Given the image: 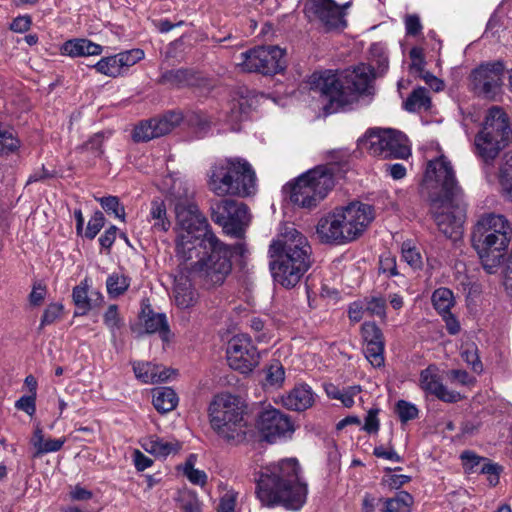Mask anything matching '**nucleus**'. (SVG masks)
<instances>
[{"instance_id": "nucleus-55", "label": "nucleus", "mask_w": 512, "mask_h": 512, "mask_svg": "<svg viewBox=\"0 0 512 512\" xmlns=\"http://www.w3.org/2000/svg\"><path fill=\"white\" fill-rule=\"evenodd\" d=\"M15 408L29 416H33L36 412V396L31 394L23 395L15 402Z\"/></svg>"}, {"instance_id": "nucleus-20", "label": "nucleus", "mask_w": 512, "mask_h": 512, "mask_svg": "<svg viewBox=\"0 0 512 512\" xmlns=\"http://www.w3.org/2000/svg\"><path fill=\"white\" fill-rule=\"evenodd\" d=\"M365 342L364 353L373 367L384 365L385 342L381 329L375 322H365L361 328Z\"/></svg>"}, {"instance_id": "nucleus-38", "label": "nucleus", "mask_w": 512, "mask_h": 512, "mask_svg": "<svg viewBox=\"0 0 512 512\" xmlns=\"http://www.w3.org/2000/svg\"><path fill=\"white\" fill-rule=\"evenodd\" d=\"M365 308L367 314L371 317H378L381 321H385L387 318V300L381 295H374L365 297Z\"/></svg>"}, {"instance_id": "nucleus-61", "label": "nucleus", "mask_w": 512, "mask_h": 512, "mask_svg": "<svg viewBox=\"0 0 512 512\" xmlns=\"http://www.w3.org/2000/svg\"><path fill=\"white\" fill-rule=\"evenodd\" d=\"M361 391L359 386H350L344 389L338 400L342 402L345 407H351L354 404V397Z\"/></svg>"}, {"instance_id": "nucleus-45", "label": "nucleus", "mask_w": 512, "mask_h": 512, "mask_svg": "<svg viewBox=\"0 0 512 512\" xmlns=\"http://www.w3.org/2000/svg\"><path fill=\"white\" fill-rule=\"evenodd\" d=\"M101 207L107 212L112 213L115 217L119 218L121 221H125V209L124 206L120 204L118 197L116 196H106L98 199Z\"/></svg>"}, {"instance_id": "nucleus-43", "label": "nucleus", "mask_w": 512, "mask_h": 512, "mask_svg": "<svg viewBox=\"0 0 512 512\" xmlns=\"http://www.w3.org/2000/svg\"><path fill=\"white\" fill-rule=\"evenodd\" d=\"M105 134L98 132L89 138L85 143L79 146L77 149L80 152H90L94 157H101L104 153L103 143L105 140Z\"/></svg>"}, {"instance_id": "nucleus-59", "label": "nucleus", "mask_w": 512, "mask_h": 512, "mask_svg": "<svg viewBox=\"0 0 512 512\" xmlns=\"http://www.w3.org/2000/svg\"><path fill=\"white\" fill-rule=\"evenodd\" d=\"M65 442V438L45 440L43 444L39 446L36 455L57 452L63 447Z\"/></svg>"}, {"instance_id": "nucleus-36", "label": "nucleus", "mask_w": 512, "mask_h": 512, "mask_svg": "<svg viewBox=\"0 0 512 512\" xmlns=\"http://www.w3.org/2000/svg\"><path fill=\"white\" fill-rule=\"evenodd\" d=\"M150 220H154L153 228L157 231H167L170 221L166 216V206L161 200H154L151 203Z\"/></svg>"}, {"instance_id": "nucleus-32", "label": "nucleus", "mask_w": 512, "mask_h": 512, "mask_svg": "<svg viewBox=\"0 0 512 512\" xmlns=\"http://www.w3.org/2000/svg\"><path fill=\"white\" fill-rule=\"evenodd\" d=\"M143 321L146 333L152 334L158 332L163 341H168L169 326L164 314H157L149 310L146 314L143 310Z\"/></svg>"}, {"instance_id": "nucleus-34", "label": "nucleus", "mask_w": 512, "mask_h": 512, "mask_svg": "<svg viewBox=\"0 0 512 512\" xmlns=\"http://www.w3.org/2000/svg\"><path fill=\"white\" fill-rule=\"evenodd\" d=\"M413 497L406 491H399L394 497L384 500V512H411Z\"/></svg>"}, {"instance_id": "nucleus-8", "label": "nucleus", "mask_w": 512, "mask_h": 512, "mask_svg": "<svg viewBox=\"0 0 512 512\" xmlns=\"http://www.w3.org/2000/svg\"><path fill=\"white\" fill-rule=\"evenodd\" d=\"M240 398L231 394L217 395L209 406L212 429L228 443L239 444L246 438L247 423Z\"/></svg>"}, {"instance_id": "nucleus-17", "label": "nucleus", "mask_w": 512, "mask_h": 512, "mask_svg": "<svg viewBox=\"0 0 512 512\" xmlns=\"http://www.w3.org/2000/svg\"><path fill=\"white\" fill-rule=\"evenodd\" d=\"M256 426L268 442H274L276 438L294 431L290 417L275 408L263 410Z\"/></svg>"}, {"instance_id": "nucleus-25", "label": "nucleus", "mask_w": 512, "mask_h": 512, "mask_svg": "<svg viewBox=\"0 0 512 512\" xmlns=\"http://www.w3.org/2000/svg\"><path fill=\"white\" fill-rule=\"evenodd\" d=\"M385 150L381 158L406 159L411 155L409 140L405 134L394 129H388Z\"/></svg>"}, {"instance_id": "nucleus-41", "label": "nucleus", "mask_w": 512, "mask_h": 512, "mask_svg": "<svg viewBox=\"0 0 512 512\" xmlns=\"http://www.w3.org/2000/svg\"><path fill=\"white\" fill-rule=\"evenodd\" d=\"M129 286V279L118 273L111 274L106 281L107 292L110 297H118L124 294Z\"/></svg>"}, {"instance_id": "nucleus-1", "label": "nucleus", "mask_w": 512, "mask_h": 512, "mask_svg": "<svg viewBox=\"0 0 512 512\" xmlns=\"http://www.w3.org/2000/svg\"><path fill=\"white\" fill-rule=\"evenodd\" d=\"M175 213L178 227L176 257L180 263L188 264L189 274L203 288L223 285L232 271V250L242 255L244 244L231 247L222 242L194 203L179 200Z\"/></svg>"}, {"instance_id": "nucleus-15", "label": "nucleus", "mask_w": 512, "mask_h": 512, "mask_svg": "<svg viewBox=\"0 0 512 512\" xmlns=\"http://www.w3.org/2000/svg\"><path fill=\"white\" fill-rule=\"evenodd\" d=\"M306 11L317 19L326 31H340L347 26L344 9L333 0H309Z\"/></svg>"}, {"instance_id": "nucleus-44", "label": "nucleus", "mask_w": 512, "mask_h": 512, "mask_svg": "<svg viewBox=\"0 0 512 512\" xmlns=\"http://www.w3.org/2000/svg\"><path fill=\"white\" fill-rule=\"evenodd\" d=\"M183 474L195 485L203 486L207 482V475L204 471L194 468V456L191 455L184 464Z\"/></svg>"}, {"instance_id": "nucleus-37", "label": "nucleus", "mask_w": 512, "mask_h": 512, "mask_svg": "<svg viewBox=\"0 0 512 512\" xmlns=\"http://www.w3.org/2000/svg\"><path fill=\"white\" fill-rule=\"evenodd\" d=\"M251 109V101L246 96L233 99L230 103L229 118L233 124L244 120Z\"/></svg>"}, {"instance_id": "nucleus-18", "label": "nucleus", "mask_w": 512, "mask_h": 512, "mask_svg": "<svg viewBox=\"0 0 512 512\" xmlns=\"http://www.w3.org/2000/svg\"><path fill=\"white\" fill-rule=\"evenodd\" d=\"M419 386L424 392L435 396L443 402L455 403L462 399L460 393L449 390L443 385L439 376V369L435 365H429L421 371Z\"/></svg>"}, {"instance_id": "nucleus-12", "label": "nucleus", "mask_w": 512, "mask_h": 512, "mask_svg": "<svg viewBox=\"0 0 512 512\" xmlns=\"http://www.w3.org/2000/svg\"><path fill=\"white\" fill-rule=\"evenodd\" d=\"M505 69L501 60L480 64L470 74L472 91L485 99L495 100L502 92Z\"/></svg>"}, {"instance_id": "nucleus-21", "label": "nucleus", "mask_w": 512, "mask_h": 512, "mask_svg": "<svg viewBox=\"0 0 512 512\" xmlns=\"http://www.w3.org/2000/svg\"><path fill=\"white\" fill-rule=\"evenodd\" d=\"M229 170L231 174V180L234 182L233 185L240 186V193H235V196L248 197L256 191V174L251 164L238 157L228 158Z\"/></svg>"}, {"instance_id": "nucleus-16", "label": "nucleus", "mask_w": 512, "mask_h": 512, "mask_svg": "<svg viewBox=\"0 0 512 512\" xmlns=\"http://www.w3.org/2000/svg\"><path fill=\"white\" fill-rule=\"evenodd\" d=\"M182 121V114L169 112L161 118L142 121L133 131L135 142H147L170 133Z\"/></svg>"}, {"instance_id": "nucleus-60", "label": "nucleus", "mask_w": 512, "mask_h": 512, "mask_svg": "<svg viewBox=\"0 0 512 512\" xmlns=\"http://www.w3.org/2000/svg\"><path fill=\"white\" fill-rule=\"evenodd\" d=\"M404 22L407 35L416 36L421 32L422 24L419 16L415 14L407 15Z\"/></svg>"}, {"instance_id": "nucleus-28", "label": "nucleus", "mask_w": 512, "mask_h": 512, "mask_svg": "<svg viewBox=\"0 0 512 512\" xmlns=\"http://www.w3.org/2000/svg\"><path fill=\"white\" fill-rule=\"evenodd\" d=\"M102 50L101 45L84 38L68 40L62 46V53L71 57L96 56Z\"/></svg>"}, {"instance_id": "nucleus-9", "label": "nucleus", "mask_w": 512, "mask_h": 512, "mask_svg": "<svg viewBox=\"0 0 512 512\" xmlns=\"http://www.w3.org/2000/svg\"><path fill=\"white\" fill-rule=\"evenodd\" d=\"M512 139L507 113L499 106L488 109L482 129L474 139L475 153L485 163L493 162Z\"/></svg>"}, {"instance_id": "nucleus-10", "label": "nucleus", "mask_w": 512, "mask_h": 512, "mask_svg": "<svg viewBox=\"0 0 512 512\" xmlns=\"http://www.w3.org/2000/svg\"><path fill=\"white\" fill-rule=\"evenodd\" d=\"M284 55V50L278 46H259L241 53L237 65L243 72L273 75L284 70Z\"/></svg>"}, {"instance_id": "nucleus-64", "label": "nucleus", "mask_w": 512, "mask_h": 512, "mask_svg": "<svg viewBox=\"0 0 512 512\" xmlns=\"http://www.w3.org/2000/svg\"><path fill=\"white\" fill-rule=\"evenodd\" d=\"M235 504V496L232 493H226L220 499L217 512H234Z\"/></svg>"}, {"instance_id": "nucleus-27", "label": "nucleus", "mask_w": 512, "mask_h": 512, "mask_svg": "<svg viewBox=\"0 0 512 512\" xmlns=\"http://www.w3.org/2000/svg\"><path fill=\"white\" fill-rule=\"evenodd\" d=\"M388 129L370 128L363 137L358 139V147L366 150L372 156L381 157L385 150V141Z\"/></svg>"}, {"instance_id": "nucleus-3", "label": "nucleus", "mask_w": 512, "mask_h": 512, "mask_svg": "<svg viewBox=\"0 0 512 512\" xmlns=\"http://www.w3.org/2000/svg\"><path fill=\"white\" fill-rule=\"evenodd\" d=\"M299 474L300 465L295 458L261 466L254 474L257 498L266 507L281 505L289 510L301 509L306 502L308 488Z\"/></svg>"}, {"instance_id": "nucleus-29", "label": "nucleus", "mask_w": 512, "mask_h": 512, "mask_svg": "<svg viewBox=\"0 0 512 512\" xmlns=\"http://www.w3.org/2000/svg\"><path fill=\"white\" fill-rule=\"evenodd\" d=\"M142 448L157 457H167L176 454L181 445L178 441H168L158 436H150L142 442Z\"/></svg>"}, {"instance_id": "nucleus-6", "label": "nucleus", "mask_w": 512, "mask_h": 512, "mask_svg": "<svg viewBox=\"0 0 512 512\" xmlns=\"http://www.w3.org/2000/svg\"><path fill=\"white\" fill-rule=\"evenodd\" d=\"M348 170V154L345 151H330L327 163L318 165L300 175L290 185V200L302 208L317 206L334 188L335 181Z\"/></svg>"}, {"instance_id": "nucleus-33", "label": "nucleus", "mask_w": 512, "mask_h": 512, "mask_svg": "<svg viewBox=\"0 0 512 512\" xmlns=\"http://www.w3.org/2000/svg\"><path fill=\"white\" fill-rule=\"evenodd\" d=\"M408 112L426 111L431 106L429 92L424 87L414 89L403 104Z\"/></svg>"}, {"instance_id": "nucleus-51", "label": "nucleus", "mask_w": 512, "mask_h": 512, "mask_svg": "<svg viewBox=\"0 0 512 512\" xmlns=\"http://www.w3.org/2000/svg\"><path fill=\"white\" fill-rule=\"evenodd\" d=\"M285 379V371L279 361H274L270 364L266 372V381L271 386H278L282 384Z\"/></svg>"}, {"instance_id": "nucleus-39", "label": "nucleus", "mask_w": 512, "mask_h": 512, "mask_svg": "<svg viewBox=\"0 0 512 512\" xmlns=\"http://www.w3.org/2000/svg\"><path fill=\"white\" fill-rule=\"evenodd\" d=\"M432 303L434 308L442 315L449 313L454 304L453 293L448 288H439L433 292Z\"/></svg>"}, {"instance_id": "nucleus-35", "label": "nucleus", "mask_w": 512, "mask_h": 512, "mask_svg": "<svg viewBox=\"0 0 512 512\" xmlns=\"http://www.w3.org/2000/svg\"><path fill=\"white\" fill-rule=\"evenodd\" d=\"M499 184L503 196L512 202V150L505 155V161L500 167Z\"/></svg>"}, {"instance_id": "nucleus-48", "label": "nucleus", "mask_w": 512, "mask_h": 512, "mask_svg": "<svg viewBox=\"0 0 512 512\" xmlns=\"http://www.w3.org/2000/svg\"><path fill=\"white\" fill-rule=\"evenodd\" d=\"M396 413L402 423H406L410 420H414L418 417V408L405 400H399L395 407Z\"/></svg>"}, {"instance_id": "nucleus-7", "label": "nucleus", "mask_w": 512, "mask_h": 512, "mask_svg": "<svg viewBox=\"0 0 512 512\" xmlns=\"http://www.w3.org/2000/svg\"><path fill=\"white\" fill-rule=\"evenodd\" d=\"M511 240L512 224L503 214L484 213L472 228V246L483 268L490 274L500 265Z\"/></svg>"}, {"instance_id": "nucleus-13", "label": "nucleus", "mask_w": 512, "mask_h": 512, "mask_svg": "<svg viewBox=\"0 0 512 512\" xmlns=\"http://www.w3.org/2000/svg\"><path fill=\"white\" fill-rule=\"evenodd\" d=\"M336 210L345 244L360 237L374 218L372 207L361 202H352Z\"/></svg>"}, {"instance_id": "nucleus-30", "label": "nucleus", "mask_w": 512, "mask_h": 512, "mask_svg": "<svg viewBox=\"0 0 512 512\" xmlns=\"http://www.w3.org/2000/svg\"><path fill=\"white\" fill-rule=\"evenodd\" d=\"M198 77L188 69H175L165 71L160 78V83L171 87L183 88L197 84Z\"/></svg>"}, {"instance_id": "nucleus-40", "label": "nucleus", "mask_w": 512, "mask_h": 512, "mask_svg": "<svg viewBox=\"0 0 512 512\" xmlns=\"http://www.w3.org/2000/svg\"><path fill=\"white\" fill-rule=\"evenodd\" d=\"M94 68L97 72L113 78L123 73L117 54L102 58L94 65Z\"/></svg>"}, {"instance_id": "nucleus-47", "label": "nucleus", "mask_w": 512, "mask_h": 512, "mask_svg": "<svg viewBox=\"0 0 512 512\" xmlns=\"http://www.w3.org/2000/svg\"><path fill=\"white\" fill-rule=\"evenodd\" d=\"M402 258L412 268L420 269L423 265L420 252L408 242L402 244Z\"/></svg>"}, {"instance_id": "nucleus-42", "label": "nucleus", "mask_w": 512, "mask_h": 512, "mask_svg": "<svg viewBox=\"0 0 512 512\" xmlns=\"http://www.w3.org/2000/svg\"><path fill=\"white\" fill-rule=\"evenodd\" d=\"M103 321L111 333L112 339L116 338V332L124 326V320L120 316L118 306L111 304L103 315Z\"/></svg>"}, {"instance_id": "nucleus-5", "label": "nucleus", "mask_w": 512, "mask_h": 512, "mask_svg": "<svg viewBox=\"0 0 512 512\" xmlns=\"http://www.w3.org/2000/svg\"><path fill=\"white\" fill-rule=\"evenodd\" d=\"M370 66L361 64L351 71H346L340 78L331 71L314 73L311 77V90L318 93L323 101L326 113H335L345 109L358 99L359 94L366 93L373 80Z\"/></svg>"}, {"instance_id": "nucleus-58", "label": "nucleus", "mask_w": 512, "mask_h": 512, "mask_svg": "<svg viewBox=\"0 0 512 512\" xmlns=\"http://www.w3.org/2000/svg\"><path fill=\"white\" fill-rule=\"evenodd\" d=\"M365 299H360L352 302L348 308V317L353 322H359L363 319L364 314L367 313L365 308Z\"/></svg>"}, {"instance_id": "nucleus-46", "label": "nucleus", "mask_w": 512, "mask_h": 512, "mask_svg": "<svg viewBox=\"0 0 512 512\" xmlns=\"http://www.w3.org/2000/svg\"><path fill=\"white\" fill-rule=\"evenodd\" d=\"M135 376L144 383H154L155 371L159 366L149 362H137L133 365Z\"/></svg>"}, {"instance_id": "nucleus-14", "label": "nucleus", "mask_w": 512, "mask_h": 512, "mask_svg": "<svg viewBox=\"0 0 512 512\" xmlns=\"http://www.w3.org/2000/svg\"><path fill=\"white\" fill-rule=\"evenodd\" d=\"M227 361L229 366L241 373L251 372L259 363V352L250 336L239 334L228 343Z\"/></svg>"}, {"instance_id": "nucleus-23", "label": "nucleus", "mask_w": 512, "mask_h": 512, "mask_svg": "<svg viewBox=\"0 0 512 512\" xmlns=\"http://www.w3.org/2000/svg\"><path fill=\"white\" fill-rule=\"evenodd\" d=\"M315 401L312 388L305 383L295 385L281 396L282 405L291 411L301 412L310 408Z\"/></svg>"}, {"instance_id": "nucleus-26", "label": "nucleus", "mask_w": 512, "mask_h": 512, "mask_svg": "<svg viewBox=\"0 0 512 512\" xmlns=\"http://www.w3.org/2000/svg\"><path fill=\"white\" fill-rule=\"evenodd\" d=\"M72 299L76 306L74 316H83L86 315L94 305H97V301L101 302L103 296L100 292H91L89 294V284L87 279H84L79 285L73 288Z\"/></svg>"}, {"instance_id": "nucleus-62", "label": "nucleus", "mask_w": 512, "mask_h": 512, "mask_svg": "<svg viewBox=\"0 0 512 512\" xmlns=\"http://www.w3.org/2000/svg\"><path fill=\"white\" fill-rule=\"evenodd\" d=\"M373 454L378 458H384L387 460L395 461V462H401L402 458L399 456V454L392 448L387 449L384 446H376L374 448Z\"/></svg>"}, {"instance_id": "nucleus-57", "label": "nucleus", "mask_w": 512, "mask_h": 512, "mask_svg": "<svg viewBox=\"0 0 512 512\" xmlns=\"http://www.w3.org/2000/svg\"><path fill=\"white\" fill-rule=\"evenodd\" d=\"M448 379L452 383L468 386L474 383L475 379L465 370L453 369L447 373Z\"/></svg>"}, {"instance_id": "nucleus-24", "label": "nucleus", "mask_w": 512, "mask_h": 512, "mask_svg": "<svg viewBox=\"0 0 512 512\" xmlns=\"http://www.w3.org/2000/svg\"><path fill=\"white\" fill-rule=\"evenodd\" d=\"M340 226L337 210L334 209L332 212L320 218L316 226V233L322 243L336 245L345 244L342 235L343 230H341Z\"/></svg>"}, {"instance_id": "nucleus-56", "label": "nucleus", "mask_w": 512, "mask_h": 512, "mask_svg": "<svg viewBox=\"0 0 512 512\" xmlns=\"http://www.w3.org/2000/svg\"><path fill=\"white\" fill-rule=\"evenodd\" d=\"M480 473L487 475L489 484L495 486L499 482L500 466L487 460L481 465Z\"/></svg>"}, {"instance_id": "nucleus-53", "label": "nucleus", "mask_w": 512, "mask_h": 512, "mask_svg": "<svg viewBox=\"0 0 512 512\" xmlns=\"http://www.w3.org/2000/svg\"><path fill=\"white\" fill-rule=\"evenodd\" d=\"M118 58L123 71L140 61L144 57V52L140 49L118 53Z\"/></svg>"}, {"instance_id": "nucleus-22", "label": "nucleus", "mask_w": 512, "mask_h": 512, "mask_svg": "<svg viewBox=\"0 0 512 512\" xmlns=\"http://www.w3.org/2000/svg\"><path fill=\"white\" fill-rule=\"evenodd\" d=\"M193 280L188 271V264L179 263L174 279V301L177 307L188 309L197 302V292L193 287Z\"/></svg>"}, {"instance_id": "nucleus-63", "label": "nucleus", "mask_w": 512, "mask_h": 512, "mask_svg": "<svg viewBox=\"0 0 512 512\" xmlns=\"http://www.w3.org/2000/svg\"><path fill=\"white\" fill-rule=\"evenodd\" d=\"M117 227L112 225L100 236L99 243L102 248L109 250L116 239Z\"/></svg>"}, {"instance_id": "nucleus-4", "label": "nucleus", "mask_w": 512, "mask_h": 512, "mask_svg": "<svg viewBox=\"0 0 512 512\" xmlns=\"http://www.w3.org/2000/svg\"><path fill=\"white\" fill-rule=\"evenodd\" d=\"M270 269L276 283L295 287L311 266L312 249L307 238L293 226L281 229L269 247Z\"/></svg>"}, {"instance_id": "nucleus-52", "label": "nucleus", "mask_w": 512, "mask_h": 512, "mask_svg": "<svg viewBox=\"0 0 512 512\" xmlns=\"http://www.w3.org/2000/svg\"><path fill=\"white\" fill-rule=\"evenodd\" d=\"M63 311V305L60 303H51L49 304L46 309L44 310V313L41 318L40 322V329L53 324L55 321H57L62 314Z\"/></svg>"}, {"instance_id": "nucleus-2", "label": "nucleus", "mask_w": 512, "mask_h": 512, "mask_svg": "<svg viewBox=\"0 0 512 512\" xmlns=\"http://www.w3.org/2000/svg\"><path fill=\"white\" fill-rule=\"evenodd\" d=\"M423 189L427 190L430 213L447 238L457 240L463 232L466 203L451 163L444 156L427 164Z\"/></svg>"}, {"instance_id": "nucleus-19", "label": "nucleus", "mask_w": 512, "mask_h": 512, "mask_svg": "<svg viewBox=\"0 0 512 512\" xmlns=\"http://www.w3.org/2000/svg\"><path fill=\"white\" fill-rule=\"evenodd\" d=\"M229 165L228 158H224L214 163L208 172V188L217 196H235L242 191L238 184L233 185Z\"/></svg>"}, {"instance_id": "nucleus-31", "label": "nucleus", "mask_w": 512, "mask_h": 512, "mask_svg": "<svg viewBox=\"0 0 512 512\" xmlns=\"http://www.w3.org/2000/svg\"><path fill=\"white\" fill-rule=\"evenodd\" d=\"M178 403L176 392L170 387H159L153 390V405L160 413L172 411Z\"/></svg>"}, {"instance_id": "nucleus-54", "label": "nucleus", "mask_w": 512, "mask_h": 512, "mask_svg": "<svg viewBox=\"0 0 512 512\" xmlns=\"http://www.w3.org/2000/svg\"><path fill=\"white\" fill-rule=\"evenodd\" d=\"M379 270L383 274H387L389 277L398 275L395 257L390 253L381 255L379 260Z\"/></svg>"}, {"instance_id": "nucleus-50", "label": "nucleus", "mask_w": 512, "mask_h": 512, "mask_svg": "<svg viewBox=\"0 0 512 512\" xmlns=\"http://www.w3.org/2000/svg\"><path fill=\"white\" fill-rule=\"evenodd\" d=\"M463 466L468 473L480 471L481 465L487 461L486 458L480 457L472 451H464L461 454Z\"/></svg>"}, {"instance_id": "nucleus-11", "label": "nucleus", "mask_w": 512, "mask_h": 512, "mask_svg": "<svg viewBox=\"0 0 512 512\" xmlns=\"http://www.w3.org/2000/svg\"><path fill=\"white\" fill-rule=\"evenodd\" d=\"M212 220L232 237L242 238L249 223L248 208L244 203L223 199L211 206Z\"/></svg>"}, {"instance_id": "nucleus-49", "label": "nucleus", "mask_w": 512, "mask_h": 512, "mask_svg": "<svg viewBox=\"0 0 512 512\" xmlns=\"http://www.w3.org/2000/svg\"><path fill=\"white\" fill-rule=\"evenodd\" d=\"M105 224V217L101 211H96L89 219L84 236L88 239H94Z\"/></svg>"}]
</instances>
